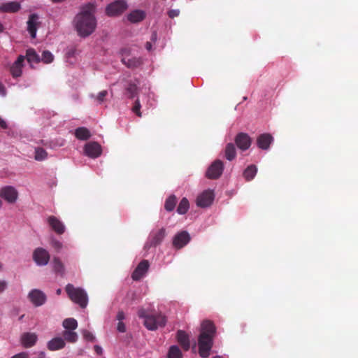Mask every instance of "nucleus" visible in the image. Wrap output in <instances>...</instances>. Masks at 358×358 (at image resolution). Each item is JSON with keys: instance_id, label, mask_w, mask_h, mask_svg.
<instances>
[{"instance_id": "f257e3e1", "label": "nucleus", "mask_w": 358, "mask_h": 358, "mask_svg": "<svg viewBox=\"0 0 358 358\" xmlns=\"http://www.w3.org/2000/svg\"><path fill=\"white\" fill-rule=\"evenodd\" d=\"M95 8L92 4H86L82 7L75 17L74 27L80 37H87L92 34L96 27V20L94 17Z\"/></svg>"}, {"instance_id": "f03ea898", "label": "nucleus", "mask_w": 358, "mask_h": 358, "mask_svg": "<svg viewBox=\"0 0 358 358\" xmlns=\"http://www.w3.org/2000/svg\"><path fill=\"white\" fill-rule=\"evenodd\" d=\"M216 333V327L212 321L205 320L201 323V334L199 337V355L203 358L210 355L213 345V338Z\"/></svg>"}, {"instance_id": "7ed1b4c3", "label": "nucleus", "mask_w": 358, "mask_h": 358, "mask_svg": "<svg viewBox=\"0 0 358 358\" xmlns=\"http://www.w3.org/2000/svg\"><path fill=\"white\" fill-rule=\"evenodd\" d=\"M65 291L71 301L85 308L87 304V294L81 287H76L71 284H67Z\"/></svg>"}, {"instance_id": "20e7f679", "label": "nucleus", "mask_w": 358, "mask_h": 358, "mask_svg": "<svg viewBox=\"0 0 358 358\" xmlns=\"http://www.w3.org/2000/svg\"><path fill=\"white\" fill-rule=\"evenodd\" d=\"M166 323V317L161 314L150 315L144 320V324L148 329L154 331L159 327H165Z\"/></svg>"}, {"instance_id": "39448f33", "label": "nucleus", "mask_w": 358, "mask_h": 358, "mask_svg": "<svg viewBox=\"0 0 358 358\" xmlns=\"http://www.w3.org/2000/svg\"><path fill=\"white\" fill-rule=\"evenodd\" d=\"M128 8V4L126 1L117 0L106 8V13L109 17L119 16L126 11Z\"/></svg>"}, {"instance_id": "423d86ee", "label": "nucleus", "mask_w": 358, "mask_h": 358, "mask_svg": "<svg viewBox=\"0 0 358 358\" xmlns=\"http://www.w3.org/2000/svg\"><path fill=\"white\" fill-rule=\"evenodd\" d=\"M0 197L8 203H14L17 198V192L13 186H3L0 189Z\"/></svg>"}, {"instance_id": "0eeeda50", "label": "nucleus", "mask_w": 358, "mask_h": 358, "mask_svg": "<svg viewBox=\"0 0 358 358\" xmlns=\"http://www.w3.org/2000/svg\"><path fill=\"white\" fill-rule=\"evenodd\" d=\"M33 259L39 266H45L50 260L48 252L42 248H38L33 252Z\"/></svg>"}, {"instance_id": "6e6552de", "label": "nucleus", "mask_w": 358, "mask_h": 358, "mask_svg": "<svg viewBox=\"0 0 358 358\" xmlns=\"http://www.w3.org/2000/svg\"><path fill=\"white\" fill-rule=\"evenodd\" d=\"M223 171V163L220 160H215L211 164L207 172H206V176L210 179H217L220 177Z\"/></svg>"}, {"instance_id": "1a4fd4ad", "label": "nucleus", "mask_w": 358, "mask_h": 358, "mask_svg": "<svg viewBox=\"0 0 358 358\" xmlns=\"http://www.w3.org/2000/svg\"><path fill=\"white\" fill-rule=\"evenodd\" d=\"M191 236L186 231L178 233L173 238V245L176 249H181L189 243Z\"/></svg>"}, {"instance_id": "9d476101", "label": "nucleus", "mask_w": 358, "mask_h": 358, "mask_svg": "<svg viewBox=\"0 0 358 358\" xmlns=\"http://www.w3.org/2000/svg\"><path fill=\"white\" fill-rule=\"evenodd\" d=\"M29 299L35 306H41L47 301L46 294L38 289H32L29 294Z\"/></svg>"}, {"instance_id": "9b49d317", "label": "nucleus", "mask_w": 358, "mask_h": 358, "mask_svg": "<svg viewBox=\"0 0 358 358\" xmlns=\"http://www.w3.org/2000/svg\"><path fill=\"white\" fill-rule=\"evenodd\" d=\"M213 199L214 194L213 191L210 189L206 190L197 196L196 203L202 208L208 207L212 203Z\"/></svg>"}, {"instance_id": "f8f14e48", "label": "nucleus", "mask_w": 358, "mask_h": 358, "mask_svg": "<svg viewBox=\"0 0 358 358\" xmlns=\"http://www.w3.org/2000/svg\"><path fill=\"white\" fill-rule=\"evenodd\" d=\"M150 264L148 260H141L137 267L134 268L131 274L134 280H139L145 275L149 269Z\"/></svg>"}, {"instance_id": "ddd939ff", "label": "nucleus", "mask_w": 358, "mask_h": 358, "mask_svg": "<svg viewBox=\"0 0 358 358\" xmlns=\"http://www.w3.org/2000/svg\"><path fill=\"white\" fill-rule=\"evenodd\" d=\"M85 153L91 158H96L101 154V146L96 142H90L85 144Z\"/></svg>"}, {"instance_id": "4468645a", "label": "nucleus", "mask_w": 358, "mask_h": 358, "mask_svg": "<svg viewBox=\"0 0 358 358\" xmlns=\"http://www.w3.org/2000/svg\"><path fill=\"white\" fill-rule=\"evenodd\" d=\"M39 17L36 13H32L29 15L27 21V30L32 38L36 37V33L40 25Z\"/></svg>"}, {"instance_id": "2eb2a0df", "label": "nucleus", "mask_w": 358, "mask_h": 358, "mask_svg": "<svg viewBox=\"0 0 358 358\" xmlns=\"http://www.w3.org/2000/svg\"><path fill=\"white\" fill-rule=\"evenodd\" d=\"M47 221L50 227L54 230L57 234L62 235L65 232L66 228L64 224L55 216H49Z\"/></svg>"}, {"instance_id": "dca6fc26", "label": "nucleus", "mask_w": 358, "mask_h": 358, "mask_svg": "<svg viewBox=\"0 0 358 358\" xmlns=\"http://www.w3.org/2000/svg\"><path fill=\"white\" fill-rule=\"evenodd\" d=\"M273 141L272 135L265 133L259 135L257 138V145L259 148L267 150Z\"/></svg>"}, {"instance_id": "f3484780", "label": "nucleus", "mask_w": 358, "mask_h": 358, "mask_svg": "<svg viewBox=\"0 0 358 358\" xmlns=\"http://www.w3.org/2000/svg\"><path fill=\"white\" fill-rule=\"evenodd\" d=\"M24 60V57L20 55L11 66L10 73L13 78H15L21 76Z\"/></svg>"}, {"instance_id": "a211bd4d", "label": "nucleus", "mask_w": 358, "mask_h": 358, "mask_svg": "<svg viewBox=\"0 0 358 358\" xmlns=\"http://www.w3.org/2000/svg\"><path fill=\"white\" fill-rule=\"evenodd\" d=\"M177 341L179 345L182 346L185 351H187L190 349V341L189 336L182 330H178L177 331Z\"/></svg>"}, {"instance_id": "6ab92c4d", "label": "nucleus", "mask_w": 358, "mask_h": 358, "mask_svg": "<svg viewBox=\"0 0 358 358\" xmlns=\"http://www.w3.org/2000/svg\"><path fill=\"white\" fill-rule=\"evenodd\" d=\"M38 336L34 333H24L21 336L22 345L24 348H31L37 342Z\"/></svg>"}, {"instance_id": "aec40b11", "label": "nucleus", "mask_w": 358, "mask_h": 358, "mask_svg": "<svg viewBox=\"0 0 358 358\" xmlns=\"http://www.w3.org/2000/svg\"><path fill=\"white\" fill-rule=\"evenodd\" d=\"M146 13L141 10H134L131 11L127 16V19L131 23H138L145 20Z\"/></svg>"}, {"instance_id": "412c9836", "label": "nucleus", "mask_w": 358, "mask_h": 358, "mask_svg": "<svg viewBox=\"0 0 358 358\" xmlns=\"http://www.w3.org/2000/svg\"><path fill=\"white\" fill-rule=\"evenodd\" d=\"M66 343L64 338L61 337L53 338L48 344V348L50 351H56L64 348Z\"/></svg>"}, {"instance_id": "4be33fe9", "label": "nucleus", "mask_w": 358, "mask_h": 358, "mask_svg": "<svg viewBox=\"0 0 358 358\" xmlns=\"http://www.w3.org/2000/svg\"><path fill=\"white\" fill-rule=\"evenodd\" d=\"M166 236V230L164 228L159 229L157 232H155L152 236H151L150 239V245L157 246L163 241L164 237Z\"/></svg>"}, {"instance_id": "5701e85b", "label": "nucleus", "mask_w": 358, "mask_h": 358, "mask_svg": "<svg viewBox=\"0 0 358 358\" xmlns=\"http://www.w3.org/2000/svg\"><path fill=\"white\" fill-rule=\"evenodd\" d=\"M20 9V4L16 2H8L1 5L0 10L1 12H9L13 13Z\"/></svg>"}, {"instance_id": "b1692460", "label": "nucleus", "mask_w": 358, "mask_h": 358, "mask_svg": "<svg viewBox=\"0 0 358 358\" xmlns=\"http://www.w3.org/2000/svg\"><path fill=\"white\" fill-rule=\"evenodd\" d=\"M52 269L56 273L60 275L62 277L65 274L64 264H62L58 257H55L52 259Z\"/></svg>"}, {"instance_id": "393cba45", "label": "nucleus", "mask_w": 358, "mask_h": 358, "mask_svg": "<svg viewBox=\"0 0 358 358\" xmlns=\"http://www.w3.org/2000/svg\"><path fill=\"white\" fill-rule=\"evenodd\" d=\"M75 136L79 140L86 141L90 138V131L85 127H79L75 130Z\"/></svg>"}, {"instance_id": "a878e982", "label": "nucleus", "mask_w": 358, "mask_h": 358, "mask_svg": "<svg viewBox=\"0 0 358 358\" xmlns=\"http://www.w3.org/2000/svg\"><path fill=\"white\" fill-rule=\"evenodd\" d=\"M225 157L229 161H232L236 158V147L232 143H228L225 148Z\"/></svg>"}, {"instance_id": "bb28decb", "label": "nucleus", "mask_w": 358, "mask_h": 358, "mask_svg": "<svg viewBox=\"0 0 358 358\" xmlns=\"http://www.w3.org/2000/svg\"><path fill=\"white\" fill-rule=\"evenodd\" d=\"M236 145L241 150H246V134L239 133L235 139Z\"/></svg>"}, {"instance_id": "cd10ccee", "label": "nucleus", "mask_w": 358, "mask_h": 358, "mask_svg": "<svg viewBox=\"0 0 358 358\" xmlns=\"http://www.w3.org/2000/svg\"><path fill=\"white\" fill-rule=\"evenodd\" d=\"M177 203L176 196L174 194H171L169 197L166 199L164 203V208L167 212H172Z\"/></svg>"}, {"instance_id": "c85d7f7f", "label": "nucleus", "mask_w": 358, "mask_h": 358, "mask_svg": "<svg viewBox=\"0 0 358 358\" xmlns=\"http://www.w3.org/2000/svg\"><path fill=\"white\" fill-rule=\"evenodd\" d=\"M27 59L29 63H39L40 57L33 48H29L27 51Z\"/></svg>"}, {"instance_id": "c756f323", "label": "nucleus", "mask_w": 358, "mask_h": 358, "mask_svg": "<svg viewBox=\"0 0 358 358\" xmlns=\"http://www.w3.org/2000/svg\"><path fill=\"white\" fill-rule=\"evenodd\" d=\"M189 209V203L188 202L187 199L185 197H184L180 201V203H178L176 211L178 212V213L183 215L186 213Z\"/></svg>"}, {"instance_id": "7c9ffc66", "label": "nucleus", "mask_w": 358, "mask_h": 358, "mask_svg": "<svg viewBox=\"0 0 358 358\" xmlns=\"http://www.w3.org/2000/svg\"><path fill=\"white\" fill-rule=\"evenodd\" d=\"M122 62L124 64H126L127 67L131 68V69H136V68L138 67L142 63L141 59L140 58H136V57H132L127 60L125 59H123Z\"/></svg>"}, {"instance_id": "2f4dec72", "label": "nucleus", "mask_w": 358, "mask_h": 358, "mask_svg": "<svg viewBox=\"0 0 358 358\" xmlns=\"http://www.w3.org/2000/svg\"><path fill=\"white\" fill-rule=\"evenodd\" d=\"M48 157V152L42 148H35L34 159L38 162L45 160Z\"/></svg>"}, {"instance_id": "473e14b6", "label": "nucleus", "mask_w": 358, "mask_h": 358, "mask_svg": "<svg viewBox=\"0 0 358 358\" xmlns=\"http://www.w3.org/2000/svg\"><path fill=\"white\" fill-rule=\"evenodd\" d=\"M63 336L64 341H66L69 343H76L78 339L77 334L71 330H65L63 332Z\"/></svg>"}, {"instance_id": "72a5a7b5", "label": "nucleus", "mask_w": 358, "mask_h": 358, "mask_svg": "<svg viewBox=\"0 0 358 358\" xmlns=\"http://www.w3.org/2000/svg\"><path fill=\"white\" fill-rule=\"evenodd\" d=\"M63 326L66 330H74L78 327V323L76 319L68 318L64 320Z\"/></svg>"}, {"instance_id": "f704fd0d", "label": "nucleus", "mask_w": 358, "mask_h": 358, "mask_svg": "<svg viewBox=\"0 0 358 358\" xmlns=\"http://www.w3.org/2000/svg\"><path fill=\"white\" fill-rule=\"evenodd\" d=\"M169 358H182V352L176 345H173L169 348L168 353Z\"/></svg>"}, {"instance_id": "c9c22d12", "label": "nucleus", "mask_w": 358, "mask_h": 358, "mask_svg": "<svg viewBox=\"0 0 358 358\" xmlns=\"http://www.w3.org/2000/svg\"><path fill=\"white\" fill-rule=\"evenodd\" d=\"M126 90L129 99H133L138 94V87L134 83H129Z\"/></svg>"}, {"instance_id": "e433bc0d", "label": "nucleus", "mask_w": 358, "mask_h": 358, "mask_svg": "<svg viewBox=\"0 0 358 358\" xmlns=\"http://www.w3.org/2000/svg\"><path fill=\"white\" fill-rule=\"evenodd\" d=\"M257 172V168L255 165L248 166V181L255 178Z\"/></svg>"}, {"instance_id": "4c0bfd02", "label": "nucleus", "mask_w": 358, "mask_h": 358, "mask_svg": "<svg viewBox=\"0 0 358 358\" xmlns=\"http://www.w3.org/2000/svg\"><path fill=\"white\" fill-rule=\"evenodd\" d=\"M41 61L46 64L52 62L53 61L52 54L48 50L43 51L42 53Z\"/></svg>"}, {"instance_id": "58836bf2", "label": "nucleus", "mask_w": 358, "mask_h": 358, "mask_svg": "<svg viewBox=\"0 0 358 358\" xmlns=\"http://www.w3.org/2000/svg\"><path fill=\"white\" fill-rule=\"evenodd\" d=\"M140 109H141V103H140L139 99H137L136 102H134V104L132 107V112L134 113H135L139 117H141V112L140 111Z\"/></svg>"}, {"instance_id": "ea45409f", "label": "nucleus", "mask_w": 358, "mask_h": 358, "mask_svg": "<svg viewBox=\"0 0 358 358\" xmlns=\"http://www.w3.org/2000/svg\"><path fill=\"white\" fill-rule=\"evenodd\" d=\"M108 94V92L106 90H103L98 93L97 96H96V100L98 103H102L104 100L105 97Z\"/></svg>"}, {"instance_id": "a19ab883", "label": "nucleus", "mask_w": 358, "mask_h": 358, "mask_svg": "<svg viewBox=\"0 0 358 358\" xmlns=\"http://www.w3.org/2000/svg\"><path fill=\"white\" fill-rule=\"evenodd\" d=\"M51 245L57 252H59L62 247V244L59 241L55 239L52 240Z\"/></svg>"}, {"instance_id": "79ce46f5", "label": "nucleus", "mask_w": 358, "mask_h": 358, "mask_svg": "<svg viewBox=\"0 0 358 358\" xmlns=\"http://www.w3.org/2000/svg\"><path fill=\"white\" fill-rule=\"evenodd\" d=\"M83 336L85 339L88 341H93L94 340V336H93V334L90 331H88L87 330H85L83 331Z\"/></svg>"}, {"instance_id": "37998d69", "label": "nucleus", "mask_w": 358, "mask_h": 358, "mask_svg": "<svg viewBox=\"0 0 358 358\" xmlns=\"http://www.w3.org/2000/svg\"><path fill=\"white\" fill-rule=\"evenodd\" d=\"M138 315L140 318H142V319H144L145 320L147 317H149L150 315L148 314L147 313V310L143 309V308H141L138 311Z\"/></svg>"}, {"instance_id": "c03bdc74", "label": "nucleus", "mask_w": 358, "mask_h": 358, "mask_svg": "<svg viewBox=\"0 0 358 358\" xmlns=\"http://www.w3.org/2000/svg\"><path fill=\"white\" fill-rule=\"evenodd\" d=\"M179 15L178 10H171L168 12V15L171 18H174Z\"/></svg>"}, {"instance_id": "a18cd8bd", "label": "nucleus", "mask_w": 358, "mask_h": 358, "mask_svg": "<svg viewBox=\"0 0 358 358\" xmlns=\"http://www.w3.org/2000/svg\"><path fill=\"white\" fill-rule=\"evenodd\" d=\"M117 330L122 333H124L127 330V328L125 327V325L122 322H118Z\"/></svg>"}, {"instance_id": "49530a36", "label": "nucleus", "mask_w": 358, "mask_h": 358, "mask_svg": "<svg viewBox=\"0 0 358 358\" xmlns=\"http://www.w3.org/2000/svg\"><path fill=\"white\" fill-rule=\"evenodd\" d=\"M12 358H29V355L26 352H20L15 355Z\"/></svg>"}, {"instance_id": "de8ad7c7", "label": "nucleus", "mask_w": 358, "mask_h": 358, "mask_svg": "<svg viewBox=\"0 0 358 358\" xmlns=\"http://www.w3.org/2000/svg\"><path fill=\"white\" fill-rule=\"evenodd\" d=\"M94 352L97 355H101L103 353L102 348L100 345H95L94 347Z\"/></svg>"}, {"instance_id": "09e8293b", "label": "nucleus", "mask_w": 358, "mask_h": 358, "mask_svg": "<svg viewBox=\"0 0 358 358\" xmlns=\"http://www.w3.org/2000/svg\"><path fill=\"white\" fill-rule=\"evenodd\" d=\"M124 318V315L122 310H120L117 313V315H116V319L119 320V322H122Z\"/></svg>"}, {"instance_id": "8fccbe9b", "label": "nucleus", "mask_w": 358, "mask_h": 358, "mask_svg": "<svg viewBox=\"0 0 358 358\" xmlns=\"http://www.w3.org/2000/svg\"><path fill=\"white\" fill-rule=\"evenodd\" d=\"M6 287V282L5 281H0V294H1Z\"/></svg>"}, {"instance_id": "3c124183", "label": "nucleus", "mask_w": 358, "mask_h": 358, "mask_svg": "<svg viewBox=\"0 0 358 358\" xmlns=\"http://www.w3.org/2000/svg\"><path fill=\"white\" fill-rule=\"evenodd\" d=\"M0 125L1 127L3 129H6L7 128V124L5 120L0 117Z\"/></svg>"}, {"instance_id": "603ef678", "label": "nucleus", "mask_w": 358, "mask_h": 358, "mask_svg": "<svg viewBox=\"0 0 358 358\" xmlns=\"http://www.w3.org/2000/svg\"><path fill=\"white\" fill-rule=\"evenodd\" d=\"M157 33L156 32H152V35H151V37H150V40L151 41L155 43L156 41H157Z\"/></svg>"}, {"instance_id": "864d4df0", "label": "nucleus", "mask_w": 358, "mask_h": 358, "mask_svg": "<svg viewBox=\"0 0 358 358\" xmlns=\"http://www.w3.org/2000/svg\"><path fill=\"white\" fill-rule=\"evenodd\" d=\"M145 48L147 50L150 51L152 48V43L150 41H148L145 44Z\"/></svg>"}, {"instance_id": "5fc2aeb1", "label": "nucleus", "mask_w": 358, "mask_h": 358, "mask_svg": "<svg viewBox=\"0 0 358 358\" xmlns=\"http://www.w3.org/2000/svg\"><path fill=\"white\" fill-rule=\"evenodd\" d=\"M247 141H248V148L250 146V143H251V139L250 138V137L248 136Z\"/></svg>"}, {"instance_id": "6e6d98bb", "label": "nucleus", "mask_w": 358, "mask_h": 358, "mask_svg": "<svg viewBox=\"0 0 358 358\" xmlns=\"http://www.w3.org/2000/svg\"><path fill=\"white\" fill-rule=\"evenodd\" d=\"M45 357V354L44 352L40 353L38 358H44Z\"/></svg>"}, {"instance_id": "4d7b16f0", "label": "nucleus", "mask_w": 358, "mask_h": 358, "mask_svg": "<svg viewBox=\"0 0 358 358\" xmlns=\"http://www.w3.org/2000/svg\"><path fill=\"white\" fill-rule=\"evenodd\" d=\"M61 292H62V290L61 289H57V291H56V294H58V295H60L61 294Z\"/></svg>"}, {"instance_id": "13d9d810", "label": "nucleus", "mask_w": 358, "mask_h": 358, "mask_svg": "<svg viewBox=\"0 0 358 358\" xmlns=\"http://www.w3.org/2000/svg\"><path fill=\"white\" fill-rule=\"evenodd\" d=\"M3 31V26L1 23H0V33H1Z\"/></svg>"}, {"instance_id": "bf43d9fd", "label": "nucleus", "mask_w": 358, "mask_h": 358, "mask_svg": "<svg viewBox=\"0 0 358 358\" xmlns=\"http://www.w3.org/2000/svg\"><path fill=\"white\" fill-rule=\"evenodd\" d=\"M4 90V87L1 85H0V93H1Z\"/></svg>"}, {"instance_id": "052dcab7", "label": "nucleus", "mask_w": 358, "mask_h": 358, "mask_svg": "<svg viewBox=\"0 0 358 358\" xmlns=\"http://www.w3.org/2000/svg\"><path fill=\"white\" fill-rule=\"evenodd\" d=\"M63 0H52V2H55V3H59V2H62Z\"/></svg>"}, {"instance_id": "680f3d73", "label": "nucleus", "mask_w": 358, "mask_h": 358, "mask_svg": "<svg viewBox=\"0 0 358 358\" xmlns=\"http://www.w3.org/2000/svg\"><path fill=\"white\" fill-rule=\"evenodd\" d=\"M242 174H243V176H246V169L243 170V172H242Z\"/></svg>"}, {"instance_id": "e2e57ef3", "label": "nucleus", "mask_w": 358, "mask_h": 358, "mask_svg": "<svg viewBox=\"0 0 358 358\" xmlns=\"http://www.w3.org/2000/svg\"><path fill=\"white\" fill-rule=\"evenodd\" d=\"M2 206V201L0 200V208Z\"/></svg>"}, {"instance_id": "0e129e2a", "label": "nucleus", "mask_w": 358, "mask_h": 358, "mask_svg": "<svg viewBox=\"0 0 358 358\" xmlns=\"http://www.w3.org/2000/svg\"><path fill=\"white\" fill-rule=\"evenodd\" d=\"M1 268H2V264H1V263H0V269H1Z\"/></svg>"}, {"instance_id": "69168bd1", "label": "nucleus", "mask_w": 358, "mask_h": 358, "mask_svg": "<svg viewBox=\"0 0 358 358\" xmlns=\"http://www.w3.org/2000/svg\"><path fill=\"white\" fill-rule=\"evenodd\" d=\"M214 358H218V357H214Z\"/></svg>"}]
</instances>
